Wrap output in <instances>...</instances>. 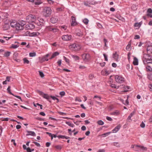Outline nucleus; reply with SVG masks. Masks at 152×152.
Returning a JSON list of instances; mask_svg holds the SVG:
<instances>
[{
  "mask_svg": "<svg viewBox=\"0 0 152 152\" xmlns=\"http://www.w3.org/2000/svg\"><path fill=\"white\" fill-rule=\"evenodd\" d=\"M51 12L52 10L50 7H45L43 9V15L46 17L50 16Z\"/></svg>",
  "mask_w": 152,
  "mask_h": 152,
  "instance_id": "1",
  "label": "nucleus"
},
{
  "mask_svg": "<svg viewBox=\"0 0 152 152\" xmlns=\"http://www.w3.org/2000/svg\"><path fill=\"white\" fill-rule=\"evenodd\" d=\"M26 21L28 23L34 22L36 20V17L34 15L31 14L29 15L26 17Z\"/></svg>",
  "mask_w": 152,
  "mask_h": 152,
  "instance_id": "2",
  "label": "nucleus"
},
{
  "mask_svg": "<svg viewBox=\"0 0 152 152\" xmlns=\"http://www.w3.org/2000/svg\"><path fill=\"white\" fill-rule=\"evenodd\" d=\"M71 50L74 51H77L79 50L81 48V47L78 44H73L69 46Z\"/></svg>",
  "mask_w": 152,
  "mask_h": 152,
  "instance_id": "3",
  "label": "nucleus"
},
{
  "mask_svg": "<svg viewBox=\"0 0 152 152\" xmlns=\"http://www.w3.org/2000/svg\"><path fill=\"white\" fill-rule=\"evenodd\" d=\"M37 93H38L40 96H42L43 98L47 99L50 102H51V101L50 100V96L48 95L47 94H44L42 91L39 90L37 91Z\"/></svg>",
  "mask_w": 152,
  "mask_h": 152,
  "instance_id": "4",
  "label": "nucleus"
},
{
  "mask_svg": "<svg viewBox=\"0 0 152 152\" xmlns=\"http://www.w3.org/2000/svg\"><path fill=\"white\" fill-rule=\"evenodd\" d=\"M26 24V22L23 20H22L18 23V26L17 27V30H22L23 28V26Z\"/></svg>",
  "mask_w": 152,
  "mask_h": 152,
  "instance_id": "5",
  "label": "nucleus"
},
{
  "mask_svg": "<svg viewBox=\"0 0 152 152\" xmlns=\"http://www.w3.org/2000/svg\"><path fill=\"white\" fill-rule=\"evenodd\" d=\"M115 80L117 83H122L124 82V79L121 76L117 75L115 76Z\"/></svg>",
  "mask_w": 152,
  "mask_h": 152,
  "instance_id": "6",
  "label": "nucleus"
},
{
  "mask_svg": "<svg viewBox=\"0 0 152 152\" xmlns=\"http://www.w3.org/2000/svg\"><path fill=\"white\" fill-rule=\"evenodd\" d=\"M62 39L64 41H69L71 39L72 36L70 35H66L61 37Z\"/></svg>",
  "mask_w": 152,
  "mask_h": 152,
  "instance_id": "7",
  "label": "nucleus"
},
{
  "mask_svg": "<svg viewBox=\"0 0 152 152\" xmlns=\"http://www.w3.org/2000/svg\"><path fill=\"white\" fill-rule=\"evenodd\" d=\"M26 25L25 26V28L26 30L29 29H32L34 28L35 26L33 25V24L30 23Z\"/></svg>",
  "mask_w": 152,
  "mask_h": 152,
  "instance_id": "8",
  "label": "nucleus"
},
{
  "mask_svg": "<svg viewBox=\"0 0 152 152\" xmlns=\"http://www.w3.org/2000/svg\"><path fill=\"white\" fill-rule=\"evenodd\" d=\"M143 63L144 64H152V58H145L143 59Z\"/></svg>",
  "mask_w": 152,
  "mask_h": 152,
  "instance_id": "9",
  "label": "nucleus"
},
{
  "mask_svg": "<svg viewBox=\"0 0 152 152\" xmlns=\"http://www.w3.org/2000/svg\"><path fill=\"white\" fill-rule=\"evenodd\" d=\"M18 23L16 21H12L10 23L11 26L13 28H15L17 30V26H18Z\"/></svg>",
  "mask_w": 152,
  "mask_h": 152,
  "instance_id": "10",
  "label": "nucleus"
},
{
  "mask_svg": "<svg viewBox=\"0 0 152 152\" xmlns=\"http://www.w3.org/2000/svg\"><path fill=\"white\" fill-rule=\"evenodd\" d=\"M72 23H71V25L72 26H74L76 25L77 24L76 21V18L75 17L73 16L71 17Z\"/></svg>",
  "mask_w": 152,
  "mask_h": 152,
  "instance_id": "11",
  "label": "nucleus"
},
{
  "mask_svg": "<svg viewBox=\"0 0 152 152\" xmlns=\"http://www.w3.org/2000/svg\"><path fill=\"white\" fill-rule=\"evenodd\" d=\"M26 132L28 133L26 134V136L31 135L34 136H36V134L34 132L27 131Z\"/></svg>",
  "mask_w": 152,
  "mask_h": 152,
  "instance_id": "12",
  "label": "nucleus"
},
{
  "mask_svg": "<svg viewBox=\"0 0 152 152\" xmlns=\"http://www.w3.org/2000/svg\"><path fill=\"white\" fill-rule=\"evenodd\" d=\"M121 127V125L119 124L118 126H116L115 128L112 130L113 133L117 132L120 129Z\"/></svg>",
  "mask_w": 152,
  "mask_h": 152,
  "instance_id": "13",
  "label": "nucleus"
},
{
  "mask_svg": "<svg viewBox=\"0 0 152 152\" xmlns=\"http://www.w3.org/2000/svg\"><path fill=\"white\" fill-rule=\"evenodd\" d=\"M38 60L40 63H42L45 61H48L49 60L47 58H38Z\"/></svg>",
  "mask_w": 152,
  "mask_h": 152,
  "instance_id": "14",
  "label": "nucleus"
},
{
  "mask_svg": "<svg viewBox=\"0 0 152 152\" xmlns=\"http://www.w3.org/2000/svg\"><path fill=\"white\" fill-rule=\"evenodd\" d=\"M3 29L6 30L9 29L10 28V26L8 23H5L3 26Z\"/></svg>",
  "mask_w": 152,
  "mask_h": 152,
  "instance_id": "15",
  "label": "nucleus"
},
{
  "mask_svg": "<svg viewBox=\"0 0 152 152\" xmlns=\"http://www.w3.org/2000/svg\"><path fill=\"white\" fill-rule=\"evenodd\" d=\"M133 64L134 65H138V61L137 58H134V60L133 62Z\"/></svg>",
  "mask_w": 152,
  "mask_h": 152,
  "instance_id": "16",
  "label": "nucleus"
},
{
  "mask_svg": "<svg viewBox=\"0 0 152 152\" xmlns=\"http://www.w3.org/2000/svg\"><path fill=\"white\" fill-rule=\"evenodd\" d=\"M58 19L54 17H52L50 19L51 22L53 23H56L58 21Z\"/></svg>",
  "mask_w": 152,
  "mask_h": 152,
  "instance_id": "17",
  "label": "nucleus"
},
{
  "mask_svg": "<svg viewBox=\"0 0 152 152\" xmlns=\"http://www.w3.org/2000/svg\"><path fill=\"white\" fill-rule=\"evenodd\" d=\"M148 53H152V46H150L147 47V48Z\"/></svg>",
  "mask_w": 152,
  "mask_h": 152,
  "instance_id": "18",
  "label": "nucleus"
},
{
  "mask_svg": "<svg viewBox=\"0 0 152 152\" xmlns=\"http://www.w3.org/2000/svg\"><path fill=\"white\" fill-rule=\"evenodd\" d=\"M138 147H139V151L146 150L147 149L146 148L142 145H139Z\"/></svg>",
  "mask_w": 152,
  "mask_h": 152,
  "instance_id": "19",
  "label": "nucleus"
},
{
  "mask_svg": "<svg viewBox=\"0 0 152 152\" xmlns=\"http://www.w3.org/2000/svg\"><path fill=\"white\" fill-rule=\"evenodd\" d=\"M102 75H107L109 74V72L107 70H105L104 71H102L101 72Z\"/></svg>",
  "mask_w": 152,
  "mask_h": 152,
  "instance_id": "20",
  "label": "nucleus"
},
{
  "mask_svg": "<svg viewBox=\"0 0 152 152\" xmlns=\"http://www.w3.org/2000/svg\"><path fill=\"white\" fill-rule=\"evenodd\" d=\"M119 114V112L118 110H116L115 112L111 113L110 114L111 115H117Z\"/></svg>",
  "mask_w": 152,
  "mask_h": 152,
  "instance_id": "21",
  "label": "nucleus"
},
{
  "mask_svg": "<svg viewBox=\"0 0 152 152\" xmlns=\"http://www.w3.org/2000/svg\"><path fill=\"white\" fill-rule=\"evenodd\" d=\"M134 113H135V112L134 111L133 112H132L130 115H129V116H128V118H127V120H131V121H132V120L131 119V118L132 117V116L134 115Z\"/></svg>",
  "mask_w": 152,
  "mask_h": 152,
  "instance_id": "22",
  "label": "nucleus"
},
{
  "mask_svg": "<svg viewBox=\"0 0 152 152\" xmlns=\"http://www.w3.org/2000/svg\"><path fill=\"white\" fill-rule=\"evenodd\" d=\"M34 3L36 5H39L42 2L40 0H34Z\"/></svg>",
  "mask_w": 152,
  "mask_h": 152,
  "instance_id": "23",
  "label": "nucleus"
},
{
  "mask_svg": "<svg viewBox=\"0 0 152 152\" xmlns=\"http://www.w3.org/2000/svg\"><path fill=\"white\" fill-rule=\"evenodd\" d=\"M50 98H51L53 100H56V102L57 103H58L59 102V100L58 99L54 96H50Z\"/></svg>",
  "mask_w": 152,
  "mask_h": 152,
  "instance_id": "24",
  "label": "nucleus"
},
{
  "mask_svg": "<svg viewBox=\"0 0 152 152\" xmlns=\"http://www.w3.org/2000/svg\"><path fill=\"white\" fill-rule=\"evenodd\" d=\"M59 54V53L58 52L54 53L51 56V57H55L57 56Z\"/></svg>",
  "mask_w": 152,
  "mask_h": 152,
  "instance_id": "25",
  "label": "nucleus"
},
{
  "mask_svg": "<svg viewBox=\"0 0 152 152\" xmlns=\"http://www.w3.org/2000/svg\"><path fill=\"white\" fill-rule=\"evenodd\" d=\"M112 145L117 147H119L120 146V144L118 142H114L112 144Z\"/></svg>",
  "mask_w": 152,
  "mask_h": 152,
  "instance_id": "26",
  "label": "nucleus"
},
{
  "mask_svg": "<svg viewBox=\"0 0 152 152\" xmlns=\"http://www.w3.org/2000/svg\"><path fill=\"white\" fill-rule=\"evenodd\" d=\"M111 133V132H109L102 134L101 136L103 137H105L107 136Z\"/></svg>",
  "mask_w": 152,
  "mask_h": 152,
  "instance_id": "27",
  "label": "nucleus"
},
{
  "mask_svg": "<svg viewBox=\"0 0 152 152\" xmlns=\"http://www.w3.org/2000/svg\"><path fill=\"white\" fill-rule=\"evenodd\" d=\"M126 68L128 69L129 70L130 69H132V66L130 65L129 64H128L126 65Z\"/></svg>",
  "mask_w": 152,
  "mask_h": 152,
  "instance_id": "28",
  "label": "nucleus"
},
{
  "mask_svg": "<svg viewBox=\"0 0 152 152\" xmlns=\"http://www.w3.org/2000/svg\"><path fill=\"white\" fill-rule=\"evenodd\" d=\"M66 123L71 127H73L75 126L74 124L69 122L66 121Z\"/></svg>",
  "mask_w": 152,
  "mask_h": 152,
  "instance_id": "29",
  "label": "nucleus"
},
{
  "mask_svg": "<svg viewBox=\"0 0 152 152\" xmlns=\"http://www.w3.org/2000/svg\"><path fill=\"white\" fill-rule=\"evenodd\" d=\"M131 45L130 44H129L126 48V49L128 50H129L131 49Z\"/></svg>",
  "mask_w": 152,
  "mask_h": 152,
  "instance_id": "30",
  "label": "nucleus"
},
{
  "mask_svg": "<svg viewBox=\"0 0 152 152\" xmlns=\"http://www.w3.org/2000/svg\"><path fill=\"white\" fill-rule=\"evenodd\" d=\"M10 88L11 87H10V86H8V88H7V91H8V92L9 94H11V95H14V94L12 93L10 91H11Z\"/></svg>",
  "mask_w": 152,
  "mask_h": 152,
  "instance_id": "31",
  "label": "nucleus"
},
{
  "mask_svg": "<svg viewBox=\"0 0 152 152\" xmlns=\"http://www.w3.org/2000/svg\"><path fill=\"white\" fill-rule=\"evenodd\" d=\"M10 53H11L10 52H6L4 54V56L5 57L9 56Z\"/></svg>",
  "mask_w": 152,
  "mask_h": 152,
  "instance_id": "32",
  "label": "nucleus"
},
{
  "mask_svg": "<svg viewBox=\"0 0 152 152\" xmlns=\"http://www.w3.org/2000/svg\"><path fill=\"white\" fill-rule=\"evenodd\" d=\"M97 123L99 125H102L104 124V122L102 120H99L97 122Z\"/></svg>",
  "mask_w": 152,
  "mask_h": 152,
  "instance_id": "33",
  "label": "nucleus"
},
{
  "mask_svg": "<svg viewBox=\"0 0 152 152\" xmlns=\"http://www.w3.org/2000/svg\"><path fill=\"white\" fill-rule=\"evenodd\" d=\"M39 34V33L37 32H34L31 33L32 36H36L38 35Z\"/></svg>",
  "mask_w": 152,
  "mask_h": 152,
  "instance_id": "34",
  "label": "nucleus"
},
{
  "mask_svg": "<svg viewBox=\"0 0 152 152\" xmlns=\"http://www.w3.org/2000/svg\"><path fill=\"white\" fill-rule=\"evenodd\" d=\"M139 145H136L134 147V150L136 151H139V147H138Z\"/></svg>",
  "mask_w": 152,
  "mask_h": 152,
  "instance_id": "35",
  "label": "nucleus"
},
{
  "mask_svg": "<svg viewBox=\"0 0 152 152\" xmlns=\"http://www.w3.org/2000/svg\"><path fill=\"white\" fill-rule=\"evenodd\" d=\"M88 20L86 18H85L83 20V22L86 25H87L88 23Z\"/></svg>",
  "mask_w": 152,
  "mask_h": 152,
  "instance_id": "36",
  "label": "nucleus"
},
{
  "mask_svg": "<svg viewBox=\"0 0 152 152\" xmlns=\"http://www.w3.org/2000/svg\"><path fill=\"white\" fill-rule=\"evenodd\" d=\"M46 28L47 30L50 31H52V30H53V28L50 26L47 27Z\"/></svg>",
  "mask_w": 152,
  "mask_h": 152,
  "instance_id": "37",
  "label": "nucleus"
},
{
  "mask_svg": "<svg viewBox=\"0 0 152 152\" xmlns=\"http://www.w3.org/2000/svg\"><path fill=\"white\" fill-rule=\"evenodd\" d=\"M19 47V45H15L14 44H12L11 46V48H13L14 49H15Z\"/></svg>",
  "mask_w": 152,
  "mask_h": 152,
  "instance_id": "38",
  "label": "nucleus"
},
{
  "mask_svg": "<svg viewBox=\"0 0 152 152\" xmlns=\"http://www.w3.org/2000/svg\"><path fill=\"white\" fill-rule=\"evenodd\" d=\"M12 59H12V61L13 60L14 61H15L17 62H19L20 61V60L17 58H12Z\"/></svg>",
  "mask_w": 152,
  "mask_h": 152,
  "instance_id": "39",
  "label": "nucleus"
},
{
  "mask_svg": "<svg viewBox=\"0 0 152 152\" xmlns=\"http://www.w3.org/2000/svg\"><path fill=\"white\" fill-rule=\"evenodd\" d=\"M36 53L35 52L31 53H29V56L30 57H34L36 56Z\"/></svg>",
  "mask_w": 152,
  "mask_h": 152,
  "instance_id": "40",
  "label": "nucleus"
},
{
  "mask_svg": "<svg viewBox=\"0 0 152 152\" xmlns=\"http://www.w3.org/2000/svg\"><path fill=\"white\" fill-rule=\"evenodd\" d=\"M111 87L115 88L118 89L119 88V86H116L115 84H112L110 85Z\"/></svg>",
  "mask_w": 152,
  "mask_h": 152,
  "instance_id": "41",
  "label": "nucleus"
},
{
  "mask_svg": "<svg viewBox=\"0 0 152 152\" xmlns=\"http://www.w3.org/2000/svg\"><path fill=\"white\" fill-rule=\"evenodd\" d=\"M24 63H26L28 64L29 63V61L26 58H24L23 59Z\"/></svg>",
  "mask_w": 152,
  "mask_h": 152,
  "instance_id": "42",
  "label": "nucleus"
},
{
  "mask_svg": "<svg viewBox=\"0 0 152 152\" xmlns=\"http://www.w3.org/2000/svg\"><path fill=\"white\" fill-rule=\"evenodd\" d=\"M46 134H48L50 137H51V139L52 140L53 138V134H52L51 133H49V132H46Z\"/></svg>",
  "mask_w": 152,
  "mask_h": 152,
  "instance_id": "43",
  "label": "nucleus"
},
{
  "mask_svg": "<svg viewBox=\"0 0 152 152\" xmlns=\"http://www.w3.org/2000/svg\"><path fill=\"white\" fill-rule=\"evenodd\" d=\"M146 69L147 71H151L152 70V69L149 66H147Z\"/></svg>",
  "mask_w": 152,
  "mask_h": 152,
  "instance_id": "44",
  "label": "nucleus"
},
{
  "mask_svg": "<svg viewBox=\"0 0 152 152\" xmlns=\"http://www.w3.org/2000/svg\"><path fill=\"white\" fill-rule=\"evenodd\" d=\"M40 76L41 77H43L44 76V75L42 72L41 71H39Z\"/></svg>",
  "mask_w": 152,
  "mask_h": 152,
  "instance_id": "45",
  "label": "nucleus"
},
{
  "mask_svg": "<svg viewBox=\"0 0 152 152\" xmlns=\"http://www.w3.org/2000/svg\"><path fill=\"white\" fill-rule=\"evenodd\" d=\"M83 60L84 61L86 62H88L89 60V58H83Z\"/></svg>",
  "mask_w": 152,
  "mask_h": 152,
  "instance_id": "46",
  "label": "nucleus"
},
{
  "mask_svg": "<svg viewBox=\"0 0 152 152\" xmlns=\"http://www.w3.org/2000/svg\"><path fill=\"white\" fill-rule=\"evenodd\" d=\"M118 54L117 52H115L113 54V57H118Z\"/></svg>",
  "mask_w": 152,
  "mask_h": 152,
  "instance_id": "47",
  "label": "nucleus"
},
{
  "mask_svg": "<svg viewBox=\"0 0 152 152\" xmlns=\"http://www.w3.org/2000/svg\"><path fill=\"white\" fill-rule=\"evenodd\" d=\"M2 16L4 17V18H8V14L7 13H4L3 14Z\"/></svg>",
  "mask_w": 152,
  "mask_h": 152,
  "instance_id": "48",
  "label": "nucleus"
},
{
  "mask_svg": "<svg viewBox=\"0 0 152 152\" xmlns=\"http://www.w3.org/2000/svg\"><path fill=\"white\" fill-rule=\"evenodd\" d=\"M55 147L57 149L60 150L61 149V147L60 145H57L55 146Z\"/></svg>",
  "mask_w": 152,
  "mask_h": 152,
  "instance_id": "49",
  "label": "nucleus"
},
{
  "mask_svg": "<svg viewBox=\"0 0 152 152\" xmlns=\"http://www.w3.org/2000/svg\"><path fill=\"white\" fill-rule=\"evenodd\" d=\"M90 56L89 54L87 53L83 54L82 55V57H88Z\"/></svg>",
  "mask_w": 152,
  "mask_h": 152,
  "instance_id": "50",
  "label": "nucleus"
},
{
  "mask_svg": "<svg viewBox=\"0 0 152 152\" xmlns=\"http://www.w3.org/2000/svg\"><path fill=\"white\" fill-rule=\"evenodd\" d=\"M140 23H135L134 25V26L135 27H140Z\"/></svg>",
  "mask_w": 152,
  "mask_h": 152,
  "instance_id": "51",
  "label": "nucleus"
},
{
  "mask_svg": "<svg viewBox=\"0 0 152 152\" xmlns=\"http://www.w3.org/2000/svg\"><path fill=\"white\" fill-rule=\"evenodd\" d=\"M67 26H60V28L61 29H63L64 30H65L67 29Z\"/></svg>",
  "mask_w": 152,
  "mask_h": 152,
  "instance_id": "52",
  "label": "nucleus"
},
{
  "mask_svg": "<svg viewBox=\"0 0 152 152\" xmlns=\"http://www.w3.org/2000/svg\"><path fill=\"white\" fill-rule=\"evenodd\" d=\"M33 142L37 146L39 147H40V144L39 143L37 142Z\"/></svg>",
  "mask_w": 152,
  "mask_h": 152,
  "instance_id": "53",
  "label": "nucleus"
},
{
  "mask_svg": "<svg viewBox=\"0 0 152 152\" xmlns=\"http://www.w3.org/2000/svg\"><path fill=\"white\" fill-rule=\"evenodd\" d=\"M147 12L148 13L150 14L152 13V10L151 8H149Z\"/></svg>",
  "mask_w": 152,
  "mask_h": 152,
  "instance_id": "54",
  "label": "nucleus"
},
{
  "mask_svg": "<svg viewBox=\"0 0 152 152\" xmlns=\"http://www.w3.org/2000/svg\"><path fill=\"white\" fill-rule=\"evenodd\" d=\"M59 94L61 96H63L65 95V92L64 91H61L60 93Z\"/></svg>",
  "mask_w": 152,
  "mask_h": 152,
  "instance_id": "55",
  "label": "nucleus"
},
{
  "mask_svg": "<svg viewBox=\"0 0 152 152\" xmlns=\"http://www.w3.org/2000/svg\"><path fill=\"white\" fill-rule=\"evenodd\" d=\"M64 8L62 7L58 8L56 9V10L58 11H61L63 10Z\"/></svg>",
  "mask_w": 152,
  "mask_h": 152,
  "instance_id": "56",
  "label": "nucleus"
},
{
  "mask_svg": "<svg viewBox=\"0 0 152 152\" xmlns=\"http://www.w3.org/2000/svg\"><path fill=\"white\" fill-rule=\"evenodd\" d=\"M58 114H60V115H66V113H63V112H58Z\"/></svg>",
  "mask_w": 152,
  "mask_h": 152,
  "instance_id": "57",
  "label": "nucleus"
},
{
  "mask_svg": "<svg viewBox=\"0 0 152 152\" xmlns=\"http://www.w3.org/2000/svg\"><path fill=\"white\" fill-rule=\"evenodd\" d=\"M94 77V75L92 74H90L89 75V77L90 79H92Z\"/></svg>",
  "mask_w": 152,
  "mask_h": 152,
  "instance_id": "58",
  "label": "nucleus"
},
{
  "mask_svg": "<svg viewBox=\"0 0 152 152\" xmlns=\"http://www.w3.org/2000/svg\"><path fill=\"white\" fill-rule=\"evenodd\" d=\"M148 78L149 80H152V73L148 75Z\"/></svg>",
  "mask_w": 152,
  "mask_h": 152,
  "instance_id": "59",
  "label": "nucleus"
},
{
  "mask_svg": "<svg viewBox=\"0 0 152 152\" xmlns=\"http://www.w3.org/2000/svg\"><path fill=\"white\" fill-rule=\"evenodd\" d=\"M11 77L10 76H7L6 77V80L7 81V82H10V78Z\"/></svg>",
  "mask_w": 152,
  "mask_h": 152,
  "instance_id": "60",
  "label": "nucleus"
},
{
  "mask_svg": "<svg viewBox=\"0 0 152 152\" xmlns=\"http://www.w3.org/2000/svg\"><path fill=\"white\" fill-rule=\"evenodd\" d=\"M140 126L142 128H144L145 127V125L143 122H142L140 125Z\"/></svg>",
  "mask_w": 152,
  "mask_h": 152,
  "instance_id": "61",
  "label": "nucleus"
},
{
  "mask_svg": "<svg viewBox=\"0 0 152 152\" xmlns=\"http://www.w3.org/2000/svg\"><path fill=\"white\" fill-rule=\"evenodd\" d=\"M84 4L86 6L90 7V4H89V2L88 1L84 2Z\"/></svg>",
  "mask_w": 152,
  "mask_h": 152,
  "instance_id": "62",
  "label": "nucleus"
},
{
  "mask_svg": "<svg viewBox=\"0 0 152 152\" xmlns=\"http://www.w3.org/2000/svg\"><path fill=\"white\" fill-rule=\"evenodd\" d=\"M57 137L59 139H60V138L64 139V136L61 135H58L57 136Z\"/></svg>",
  "mask_w": 152,
  "mask_h": 152,
  "instance_id": "63",
  "label": "nucleus"
},
{
  "mask_svg": "<svg viewBox=\"0 0 152 152\" xmlns=\"http://www.w3.org/2000/svg\"><path fill=\"white\" fill-rule=\"evenodd\" d=\"M75 101H77L79 102H81L82 101V100L81 99H79L77 97H76L75 99Z\"/></svg>",
  "mask_w": 152,
  "mask_h": 152,
  "instance_id": "64",
  "label": "nucleus"
}]
</instances>
